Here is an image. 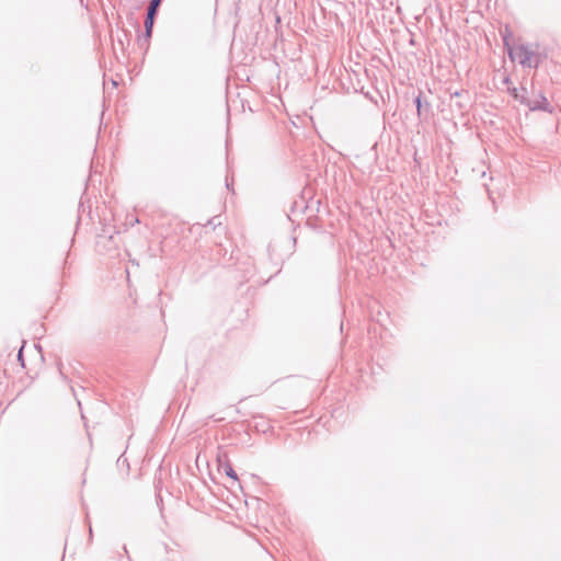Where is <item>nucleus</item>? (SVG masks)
<instances>
[{
    "mask_svg": "<svg viewBox=\"0 0 561 561\" xmlns=\"http://www.w3.org/2000/svg\"><path fill=\"white\" fill-rule=\"evenodd\" d=\"M160 3H161V0H151L147 13L154 15Z\"/></svg>",
    "mask_w": 561,
    "mask_h": 561,
    "instance_id": "5",
    "label": "nucleus"
},
{
    "mask_svg": "<svg viewBox=\"0 0 561 561\" xmlns=\"http://www.w3.org/2000/svg\"><path fill=\"white\" fill-rule=\"evenodd\" d=\"M510 57L523 66L531 67L534 65V54L525 46L508 48Z\"/></svg>",
    "mask_w": 561,
    "mask_h": 561,
    "instance_id": "2",
    "label": "nucleus"
},
{
    "mask_svg": "<svg viewBox=\"0 0 561 561\" xmlns=\"http://www.w3.org/2000/svg\"><path fill=\"white\" fill-rule=\"evenodd\" d=\"M512 94L516 100H520V102L525 103L531 111L541 110L545 112L552 113V107L543 95H539L534 100H525L523 96L518 94L516 88L512 90Z\"/></svg>",
    "mask_w": 561,
    "mask_h": 561,
    "instance_id": "1",
    "label": "nucleus"
},
{
    "mask_svg": "<svg viewBox=\"0 0 561 561\" xmlns=\"http://www.w3.org/2000/svg\"><path fill=\"white\" fill-rule=\"evenodd\" d=\"M153 20H154V15L150 14V13H147V18H146V21H145V30H146V35L148 37H150L151 33H152Z\"/></svg>",
    "mask_w": 561,
    "mask_h": 561,
    "instance_id": "3",
    "label": "nucleus"
},
{
    "mask_svg": "<svg viewBox=\"0 0 561 561\" xmlns=\"http://www.w3.org/2000/svg\"><path fill=\"white\" fill-rule=\"evenodd\" d=\"M224 470L226 472V474L231 478L232 480L237 481L238 480V477H237V473L234 472V470L232 469V467L230 465H225L224 466Z\"/></svg>",
    "mask_w": 561,
    "mask_h": 561,
    "instance_id": "4",
    "label": "nucleus"
},
{
    "mask_svg": "<svg viewBox=\"0 0 561 561\" xmlns=\"http://www.w3.org/2000/svg\"><path fill=\"white\" fill-rule=\"evenodd\" d=\"M416 107H417V112L420 113L421 112V99L420 98L416 99Z\"/></svg>",
    "mask_w": 561,
    "mask_h": 561,
    "instance_id": "6",
    "label": "nucleus"
}]
</instances>
